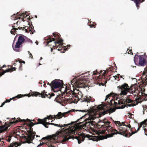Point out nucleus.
I'll return each mask as SVG.
<instances>
[{
  "instance_id": "40",
  "label": "nucleus",
  "mask_w": 147,
  "mask_h": 147,
  "mask_svg": "<svg viewBox=\"0 0 147 147\" xmlns=\"http://www.w3.org/2000/svg\"><path fill=\"white\" fill-rule=\"evenodd\" d=\"M36 123H33L32 122H30V123L28 124L29 127H33L34 125H36Z\"/></svg>"
},
{
  "instance_id": "7",
  "label": "nucleus",
  "mask_w": 147,
  "mask_h": 147,
  "mask_svg": "<svg viewBox=\"0 0 147 147\" xmlns=\"http://www.w3.org/2000/svg\"><path fill=\"white\" fill-rule=\"evenodd\" d=\"M85 81L82 78L78 80L76 79H74L72 80L70 82L71 84L72 85V86L73 87V89H76L78 91V92L75 93L79 96V99L82 97L83 94L81 91L78 90V89H77V88H78L85 87L86 85L85 84Z\"/></svg>"
},
{
  "instance_id": "39",
  "label": "nucleus",
  "mask_w": 147,
  "mask_h": 147,
  "mask_svg": "<svg viewBox=\"0 0 147 147\" xmlns=\"http://www.w3.org/2000/svg\"><path fill=\"white\" fill-rule=\"evenodd\" d=\"M125 100L127 103H130L131 102L135 103V100H133L130 99H126V100Z\"/></svg>"
},
{
  "instance_id": "4",
  "label": "nucleus",
  "mask_w": 147,
  "mask_h": 147,
  "mask_svg": "<svg viewBox=\"0 0 147 147\" xmlns=\"http://www.w3.org/2000/svg\"><path fill=\"white\" fill-rule=\"evenodd\" d=\"M47 93V92L44 90L42 91L41 93H40L37 92H33L31 93V95H30L29 94L24 95H22L21 94H18L15 97H13L12 98H11L9 99H7L5 101L6 102V103L9 102L12 99H14L16 98H19L25 96H28V97H29L31 96H35L36 97L38 96L39 97H41L42 98H45L47 97L49 98H50L52 96H53L55 95L53 93H51V94L49 93L48 94Z\"/></svg>"
},
{
  "instance_id": "14",
  "label": "nucleus",
  "mask_w": 147,
  "mask_h": 147,
  "mask_svg": "<svg viewBox=\"0 0 147 147\" xmlns=\"http://www.w3.org/2000/svg\"><path fill=\"white\" fill-rule=\"evenodd\" d=\"M69 91L71 92L70 95H71V96L70 97H72L71 98L69 97L68 99H66V100H67V104L68 103H71L73 102L75 103L78 102L80 99L78 95H77V94H76L72 90H70Z\"/></svg>"
},
{
  "instance_id": "60",
  "label": "nucleus",
  "mask_w": 147,
  "mask_h": 147,
  "mask_svg": "<svg viewBox=\"0 0 147 147\" xmlns=\"http://www.w3.org/2000/svg\"><path fill=\"white\" fill-rule=\"evenodd\" d=\"M140 127H139L138 128V129H137V130H136V131H137V132L138 131H139V130H140Z\"/></svg>"
},
{
  "instance_id": "27",
  "label": "nucleus",
  "mask_w": 147,
  "mask_h": 147,
  "mask_svg": "<svg viewBox=\"0 0 147 147\" xmlns=\"http://www.w3.org/2000/svg\"><path fill=\"white\" fill-rule=\"evenodd\" d=\"M16 67H13L5 71L3 70V69H2V70H3V72H2V73H0V77L6 72H12L13 71H16Z\"/></svg>"
},
{
  "instance_id": "43",
  "label": "nucleus",
  "mask_w": 147,
  "mask_h": 147,
  "mask_svg": "<svg viewBox=\"0 0 147 147\" xmlns=\"http://www.w3.org/2000/svg\"><path fill=\"white\" fill-rule=\"evenodd\" d=\"M103 120H101L98 122V123H99V124H98V128L102 127L101 126H99V125L100 124H102V122H103Z\"/></svg>"
},
{
  "instance_id": "47",
  "label": "nucleus",
  "mask_w": 147,
  "mask_h": 147,
  "mask_svg": "<svg viewBox=\"0 0 147 147\" xmlns=\"http://www.w3.org/2000/svg\"><path fill=\"white\" fill-rule=\"evenodd\" d=\"M127 125H126L125 127H126L127 128V127H128L129 128H131V126L129 124H128L127 123H126Z\"/></svg>"
},
{
  "instance_id": "33",
  "label": "nucleus",
  "mask_w": 147,
  "mask_h": 147,
  "mask_svg": "<svg viewBox=\"0 0 147 147\" xmlns=\"http://www.w3.org/2000/svg\"><path fill=\"white\" fill-rule=\"evenodd\" d=\"M19 145L18 143L17 142H14L10 144L8 147H17Z\"/></svg>"
},
{
  "instance_id": "15",
  "label": "nucleus",
  "mask_w": 147,
  "mask_h": 147,
  "mask_svg": "<svg viewBox=\"0 0 147 147\" xmlns=\"http://www.w3.org/2000/svg\"><path fill=\"white\" fill-rule=\"evenodd\" d=\"M72 111H69L67 112L62 113L61 112H59L58 114L56 115H54V116H51V119H54L55 120L56 119H60L62 117H66L69 115L70 113Z\"/></svg>"
},
{
  "instance_id": "20",
  "label": "nucleus",
  "mask_w": 147,
  "mask_h": 147,
  "mask_svg": "<svg viewBox=\"0 0 147 147\" xmlns=\"http://www.w3.org/2000/svg\"><path fill=\"white\" fill-rule=\"evenodd\" d=\"M85 137L89 138L90 136L88 135H85L83 133H82L80 134L79 136L76 137L75 138L78 140V144H80L81 143L82 141H83L84 140Z\"/></svg>"
},
{
  "instance_id": "17",
  "label": "nucleus",
  "mask_w": 147,
  "mask_h": 147,
  "mask_svg": "<svg viewBox=\"0 0 147 147\" xmlns=\"http://www.w3.org/2000/svg\"><path fill=\"white\" fill-rule=\"evenodd\" d=\"M27 13V12H25V13H21L18 12L16 15L13 14L12 16L11 19L13 20H16L21 18L20 17H21L22 18H26L28 16L27 15H26V16H25V15Z\"/></svg>"
},
{
  "instance_id": "26",
  "label": "nucleus",
  "mask_w": 147,
  "mask_h": 147,
  "mask_svg": "<svg viewBox=\"0 0 147 147\" xmlns=\"http://www.w3.org/2000/svg\"><path fill=\"white\" fill-rule=\"evenodd\" d=\"M15 26H16L15 25L12 26L13 29L11 30L10 31L11 33L12 34H14V32L16 33L17 32L16 30H18V29H19L20 30H23L25 28V27H18V28H15L14 27Z\"/></svg>"
},
{
  "instance_id": "34",
  "label": "nucleus",
  "mask_w": 147,
  "mask_h": 147,
  "mask_svg": "<svg viewBox=\"0 0 147 147\" xmlns=\"http://www.w3.org/2000/svg\"><path fill=\"white\" fill-rule=\"evenodd\" d=\"M13 135L12 134H10L8 136H7L5 138V140H6L8 142H10L11 139V137Z\"/></svg>"
},
{
  "instance_id": "57",
  "label": "nucleus",
  "mask_w": 147,
  "mask_h": 147,
  "mask_svg": "<svg viewBox=\"0 0 147 147\" xmlns=\"http://www.w3.org/2000/svg\"><path fill=\"white\" fill-rule=\"evenodd\" d=\"M5 67V65H3L2 67H0V70H2V68H3Z\"/></svg>"
},
{
  "instance_id": "11",
  "label": "nucleus",
  "mask_w": 147,
  "mask_h": 147,
  "mask_svg": "<svg viewBox=\"0 0 147 147\" xmlns=\"http://www.w3.org/2000/svg\"><path fill=\"white\" fill-rule=\"evenodd\" d=\"M16 119L12 118L10 122H7L5 123L4 125L0 126V133H2L4 131H7L9 130L10 128L9 127L14 125L16 123L18 122V120H16Z\"/></svg>"
},
{
  "instance_id": "51",
  "label": "nucleus",
  "mask_w": 147,
  "mask_h": 147,
  "mask_svg": "<svg viewBox=\"0 0 147 147\" xmlns=\"http://www.w3.org/2000/svg\"><path fill=\"white\" fill-rule=\"evenodd\" d=\"M51 115H50L49 116H47V117H45V118H47V119H51Z\"/></svg>"
},
{
  "instance_id": "41",
  "label": "nucleus",
  "mask_w": 147,
  "mask_h": 147,
  "mask_svg": "<svg viewBox=\"0 0 147 147\" xmlns=\"http://www.w3.org/2000/svg\"><path fill=\"white\" fill-rule=\"evenodd\" d=\"M88 25L90 26V27L91 28L92 27V28H95V25H94L93 23L92 24L91 22H90V23H88Z\"/></svg>"
},
{
  "instance_id": "58",
  "label": "nucleus",
  "mask_w": 147,
  "mask_h": 147,
  "mask_svg": "<svg viewBox=\"0 0 147 147\" xmlns=\"http://www.w3.org/2000/svg\"><path fill=\"white\" fill-rule=\"evenodd\" d=\"M143 124V123H141L139 127H140L141 128V127L142 126V125Z\"/></svg>"
},
{
  "instance_id": "62",
  "label": "nucleus",
  "mask_w": 147,
  "mask_h": 147,
  "mask_svg": "<svg viewBox=\"0 0 147 147\" xmlns=\"http://www.w3.org/2000/svg\"><path fill=\"white\" fill-rule=\"evenodd\" d=\"M119 75L120 76L121 78H123V79H124V78H123V76H120V75L119 74H118V75H118H118Z\"/></svg>"
},
{
  "instance_id": "54",
  "label": "nucleus",
  "mask_w": 147,
  "mask_h": 147,
  "mask_svg": "<svg viewBox=\"0 0 147 147\" xmlns=\"http://www.w3.org/2000/svg\"><path fill=\"white\" fill-rule=\"evenodd\" d=\"M44 144H45V142H42V143H40V144L38 146H42Z\"/></svg>"
},
{
  "instance_id": "48",
  "label": "nucleus",
  "mask_w": 147,
  "mask_h": 147,
  "mask_svg": "<svg viewBox=\"0 0 147 147\" xmlns=\"http://www.w3.org/2000/svg\"><path fill=\"white\" fill-rule=\"evenodd\" d=\"M46 125L48 126L49 125H54V123H49V122H46Z\"/></svg>"
},
{
  "instance_id": "38",
  "label": "nucleus",
  "mask_w": 147,
  "mask_h": 147,
  "mask_svg": "<svg viewBox=\"0 0 147 147\" xmlns=\"http://www.w3.org/2000/svg\"><path fill=\"white\" fill-rule=\"evenodd\" d=\"M69 90V88L66 86L65 89V92H66L67 95L68 96L69 95V94H70L71 92H70V90L68 92V91ZM71 90H70V91Z\"/></svg>"
},
{
  "instance_id": "5",
  "label": "nucleus",
  "mask_w": 147,
  "mask_h": 147,
  "mask_svg": "<svg viewBox=\"0 0 147 147\" xmlns=\"http://www.w3.org/2000/svg\"><path fill=\"white\" fill-rule=\"evenodd\" d=\"M136 84L131 85L130 87L126 83H124L121 86L117 87L119 89L121 90V93L123 95L126 94L127 92H129L134 95V96H140V92L137 89L136 90Z\"/></svg>"
},
{
  "instance_id": "16",
  "label": "nucleus",
  "mask_w": 147,
  "mask_h": 147,
  "mask_svg": "<svg viewBox=\"0 0 147 147\" xmlns=\"http://www.w3.org/2000/svg\"><path fill=\"white\" fill-rule=\"evenodd\" d=\"M114 122L117 126L118 125L119 127L118 129L119 130V131H117V132L116 133H113L112 134L108 135V136L107 137H112L114 135L117 134H115L116 133H119V132H120L121 131L120 130V129L121 127H124L125 128H127V127H125L126 125L125 122H122L121 123H120V121H114Z\"/></svg>"
},
{
  "instance_id": "61",
  "label": "nucleus",
  "mask_w": 147,
  "mask_h": 147,
  "mask_svg": "<svg viewBox=\"0 0 147 147\" xmlns=\"http://www.w3.org/2000/svg\"><path fill=\"white\" fill-rule=\"evenodd\" d=\"M66 46L65 47V48L64 49V50L66 51L67 50L68 47H67V48H66Z\"/></svg>"
},
{
  "instance_id": "18",
  "label": "nucleus",
  "mask_w": 147,
  "mask_h": 147,
  "mask_svg": "<svg viewBox=\"0 0 147 147\" xmlns=\"http://www.w3.org/2000/svg\"><path fill=\"white\" fill-rule=\"evenodd\" d=\"M93 72V74L94 75L100 74L97 77V79L98 80H100L103 77L104 78L105 75H106L108 73V72L107 73V71L105 70L100 71V73H99L97 70L94 71Z\"/></svg>"
},
{
  "instance_id": "1",
  "label": "nucleus",
  "mask_w": 147,
  "mask_h": 147,
  "mask_svg": "<svg viewBox=\"0 0 147 147\" xmlns=\"http://www.w3.org/2000/svg\"><path fill=\"white\" fill-rule=\"evenodd\" d=\"M82 123H80V124H82L79 125L78 129L74 127L66 129L64 128L62 130L57 132L55 134L44 137L42 139L48 140L53 143H55L59 141L61 142L62 144H64L69 139L73 138V136L72 135L74 134L76 131H77V129L79 130L85 127V129L89 130V127L92 125V122L89 121V119L85 120Z\"/></svg>"
},
{
  "instance_id": "35",
  "label": "nucleus",
  "mask_w": 147,
  "mask_h": 147,
  "mask_svg": "<svg viewBox=\"0 0 147 147\" xmlns=\"http://www.w3.org/2000/svg\"><path fill=\"white\" fill-rule=\"evenodd\" d=\"M70 124H71V123H69L67 124H65L64 125H60V124L58 125L57 124H56L54 123V125L57 126V127H65V126H67L68 125H70Z\"/></svg>"
},
{
  "instance_id": "46",
  "label": "nucleus",
  "mask_w": 147,
  "mask_h": 147,
  "mask_svg": "<svg viewBox=\"0 0 147 147\" xmlns=\"http://www.w3.org/2000/svg\"><path fill=\"white\" fill-rule=\"evenodd\" d=\"M145 127H146V126H144V125H143V129H144V130L145 131V135L147 136V132H146V129L145 128Z\"/></svg>"
},
{
  "instance_id": "32",
  "label": "nucleus",
  "mask_w": 147,
  "mask_h": 147,
  "mask_svg": "<svg viewBox=\"0 0 147 147\" xmlns=\"http://www.w3.org/2000/svg\"><path fill=\"white\" fill-rule=\"evenodd\" d=\"M139 90V91L140 92V91H141V92L140 93L141 94V95L140 94V96H139L140 97H141V96L143 95H145V94L144 93V92L145 91V89L143 87H141L140 88V89Z\"/></svg>"
},
{
  "instance_id": "45",
  "label": "nucleus",
  "mask_w": 147,
  "mask_h": 147,
  "mask_svg": "<svg viewBox=\"0 0 147 147\" xmlns=\"http://www.w3.org/2000/svg\"><path fill=\"white\" fill-rule=\"evenodd\" d=\"M18 61H19V63H25V61H20L19 59H18L16 60V62H17Z\"/></svg>"
},
{
  "instance_id": "13",
  "label": "nucleus",
  "mask_w": 147,
  "mask_h": 147,
  "mask_svg": "<svg viewBox=\"0 0 147 147\" xmlns=\"http://www.w3.org/2000/svg\"><path fill=\"white\" fill-rule=\"evenodd\" d=\"M120 130L121 131L120 132L117 133L116 134H118L126 137H130L132 135L137 133V131H132L131 133H130L127 130V128H125L124 127H121L120 129Z\"/></svg>"
},
{
  "instance_id": "53",
  "label": "nucleus",
  "mask_w": 147,
  "mask_h": 147,
  "mask_svg": "<svg viewBox=\"0 0 147 147\" xmlns=\"http://www.w3.org/2000/svg\"><path fill=\"white\" fill-rule=\"evenodd\" d=\"M28 52L30 53V54H29V55H30V57H31V58H32V59H33V57L32 56V54H31V53L29 51H28Z\"/></svg>"
},
{
  "instance_id": "6",
  "label": "nucleus",
  "mask_w": 147,
  "mask_h": 147,
  "mask_svg": "<svg viewBox=\"0 0 147 147\" xmlns=\"http://www.w3.org/2000/svg\"><path fill=\"white\" fill-rule=\"evenodd\" d=\"M53 35H51V36H48L46 45H48L49 43L52 41L56 40V41L54 42L55 46H53L54 49H57L59 51L61 50L63 48V40L57 34L53 33Z\"/></svg>"
},
{
  "instance_id": "9",
  "label": "nucleus",
  "mask_w": 147,
  "mask_h": 147,
  "mask_svg": "<svg viewBox=\"0 0 147 147\" xmlns=\"http://www.w3.org/2000/svg\"><path fill=\"white\" fill-rule=\"evenodd\" d=\"M117 131H117L115 129H113L111 126L107 127L106 128H104V129H102V130H100L98 133V135L102 134H106L107 135L105 136H98V139L99 140H102L107 139L108 138H110V137H107L108 135L113 133H116Z\"/></svg>"
},
{
  "instance_id": "44",
  "label": "nucleus",
  "mask_w": 147,
  "mask_h": 147,
  "mask_svg": "<svg viewBox=\"0 0 147 147\" xmlns=\"http://www.w3.org/2000/svg\"><path fill=\"white\" fill-rule=\"evenodd\" d=\"M28 133H31V132H34L33 131V128L31 127V128L29 127V131H28Z\"/></svg>"
},
{
  "instance_id": "50",
  "label": "nucleus",
  "mask_w": 147,
  "mask_h": 147,
  "mask_svg": "<svg viewBox=\"0 0 147 147\" xmlns=\"http://www.w3.org/2000/svg\"><path fill=\"white\" fill-rule=\"evenodd\" d=\"M22 64H21V63H20V67H19V69L20 70H22Z\"/></svg>"
},
{
  "instance_id": "64",
  "label": "nucleus",
  "mask_w": 147,
  "mask_h": 147,
  "mask_svg": "<svg viewBox=\"0 0 147 147\" xmlns=\"http://www.w3.org/2000/svg\"><path fill=\"white\" fill-rule=\"evenodd\" d=\"M114 78H115V79H117V78H119V77H117L116 76H115L114 77Z\"/></svg>"
},
{
  "instance_id": "21",
  "label": "nucleus",
  "mask_w": 147,
  "mask_h": 147,
  "mask_svg": "<svg viewBox=\"0 0 147 147\" xmlns=\"http://www.w3.org/2000/svg\"><path fill=\"white\" fill-rule=\"evenodd\" d=\"M140 99V98H137L136 99V100L135 101V103H134L133 104L131 103V104H127L126 105H122L121 106H119L117 107H116V109H123L125 108V107L127 106L128 107H131L132 106H134L136 105H137L138 102V100H139Z\"/></svg>"
},
{
  "instance_id": "29",
  "label": "nucleus",
  "mask_w": 147,
  "mask_h": 147,
  "mask_svg": "<svg viewBox=\"0 0 147 147\" xmlns=\"http://www.w3.org/2000/svg\"><path fill=\"white\" fill-rule=\"evenodd\" d=\"M134 1L136 4V5L137 7H139V5L141 3L144 1V0H133Z\"/></svg>"
},
{
  "instance_id": "12",
  "label": "nucleus",
  "mask_w": 147,
  "mask_h": 147,
  "mask_svg": "<svg viewBox=\"0 0 147 147\" xmlns=\"http://www.w3.org/2000/svg\"><path fill=\"white\" fill-rule=\"evenodd\" d=\"M63 84V82L62 80L56 79L51 82L50 83V86L54 92H57L58 91H56L53 89L62 87Z\"/></svg>"
},
{
  "instance_id": "23",
  "label": "nucleus",
  "mask_w": 147,
  "mask_h": 147,
  "mask_svg": "<svg viewBox=\"0 0 147 147\" xmlns=\"http://www.w3.org/2000/svg\"><path fill=\"white\" fill-rule=\"evenodd\" d=\"M102 123V124H100L99 125V126H101L102 129H104L106 128L107 127L111 126L110 125L111 122L106 119L103 120Z\"/></svg>"
},
{
  "instance_id": "2",
  "label": "nucleus",
  "mask_w": 147,
  "mask_h": 147,
  "mask_svg": "<svg viewBox=\"0 0 147 147\" xmlns=\"http://www.w3.org/2000/svg\"><path fill=\"white\" fill-rule=\"evenodd\" d=\"M108 104L107 106L100 105L98 106H95L90 108L89 110V112L92 113H93L97 114V113H100V115H103L108 113H111L115 112L117 107L120 106L121 105L118 104L114 101L113 98H111L109 102L108 100L107 101Z\"/></svg>"
},
{
  "instance_id": "31",
  "label": "nucleus",
  "mask_w": 147,
  "mask_h": 147,
  "mask_svg": "<svg viewBox=\"0 0 147 147\" xmlns=\"http://www.w3.org/2000/svg\"><path fill=\"white\" fill-rule=\"evenodd\" d=\"M16 120H18V122H21L22 121H24V122H26V121H27L28 122H31V121H34V120H30V119H27L26 120L25 119L22 120V119H21L19 118V119H18Z\"/></svg>"
},
{
  "instance_id": "30",
  "label": "nucleus",
  "mask_w": 147,
  "mask_h": 147,
  "mask_svg": "<svg viewBox=\"0 0 147 147\" xmlns=\"http://www.w3.org/2000/svg\"><path fill=\"white\" fill-rule=\"evenodd\" d=\"M115 94L113 92H112L110 94H109L108 95H107L106 96V98L105 99V102H107V100L108 98L110 99V97H111L114 96Z\"/></svg>"
},
{
  "instance_id": "25",
  "label": "nucleus",
  "mask_w": 147,
  "mask_h": 147,
  "mask_svg": "<svg viewBox=\"0 0 147 147\" xmlns=\"http://www.w3.org/2000/svg\"><path fill=\"white\" fill-rule=\"evenodd\" d=\"M47 118H44L43 119H38V122L36 123L37 124H42L46 128H48V126H47L46 125V122H47Z\"/></svg>"
},
{
  "instance_id": "36",
  "label": "nucleus",
  "mask_w": 147,
  "mask_h": 147,
  "mask_svg": "<svg viewBox=\"0 0 147 147\" xmlns=\"http://www.w3.org/2000/svg\"><path fill=\"white\" fill-rule=\"evenodd\" d=\"M89 127V130L90 129L92 131L95 132V130L94 129V127H95V125L93 123V122L92 121V125H91Z\"/></svg>"
},
{
  "instance_id": "49",
  "label": "nucleus",
  "mask_w": 147,
  "mask_h": 147,
  "mask_svg": "<svg viewBox=\"0 0 147 147\" xmlns=\"http://www.w3.org/2000/svg\"><path fill=\"white\" fill-rule=\"evenodd\" d=\"M5 103H6V102H5V101L4 102H3L2 103L1 105V106H0V107H2L5 105Z\"/></svg>"
},
{
  "instance_id": "52",
  "label": "nucleus",
  "mask_w": 147,
  "mask_h": 147,
  "mask_svg": "<svg viewBox=\"0 0 147 147\" xmlns=\"http://www.w3.org/2000/svg\"><path fill=\"white\" fill-rule=\"evenodd\" d=\"M77 111H82V112H86L87 111H88V110H78Z\"/></svg>"
},
{
  "instance_id": "59",
  "label": "nucleus",
  "mask_w": 147,
  "mask_h": 147,
  "mask_svg": "<svg viewBox=\"0 0 147 147\" xmlns=\"http://www.w3.org/2000/svg\"><path fill=\"white\" fill-rule=\"evenodd\" d=\"M55 46V45H53V47H51V52H52L53 51V49H54V47H53V46Z\"/></svg>"
},
{
  "instance_id": "19",
  "label": "nucleus",
  "mask_w": 147,
  "mask_h": 147,
  "mask_svg": "<svg viewBox=\"0 0 147 147\" xmlns=\"http://www.w3.org/2000/svg\"><path fill=\"white\" fill-rule=\"evenodd\" d=\"M27 136H25V138L26 139L27 143H31V141H32L34 139L36 132L34 131V132H31Z\"/></svg>"
},
{
  "instance_id": "28",
  "label": "nucleus",
  "mask_w": 147,
  "mask_h": 147,
  "mask_svg": "<svg viewBox=\"0 0 147 147\" xmlns=\"http://www.w3.org/2000/svg\"><path fill=\"white\" fill-rule=\"evenodd\" d=\"M84 99L86 102H93L95 100L94 98L90 96L88 97L87 96L86 98Z\"/></svg>"
},
{
  "instance_id": "55",
  "label": "nucleus",
  "mask_w": 147,
  "mask_h": 147,
  "mask_svg": "<svg viewBox=\"0 0 147 147\" xmlns=\"http://www.w3.org/2000/svg\"><path fill=\"white\" fill-rule=\"evenodd\" d=\"M44 144H45V142H42V143H40V144L38 146H42Z\"/></svg>"
},
{
  "instance_id": "37",
  "label": "nucleus",
  "mask_w": 147,
  "mask_h": 147,
  "mask_svg": "<svg viewBox=\"0 0 147 147\" xmlns=\"http://www.w3.org/2000/svg\"><path fill=\"white\" fill-rule=\"evenodd\" d=\"M125 100H126V99H124L122 101L119 100L118 101V104L119 105L124 104L125 103H126Z\"/></svg>"
},
{
  "instance_id": "63",
  "label": "nucleus",
  "mask_w": 147,
  "mask_h": 147,
  "mask_svg": "<svg viewBox=\"0 0 147 147\" xmlns=\"http://www.w3.org/2000/svg\"><path fill=\"white\" fill-rule=\"evenodd\" d=\"M146 53H144V56L146 57V59H147V55H146Z\"/></svg>"
},
{
  "instance_id": "8",
  "label": "nucleus",
  "mask_w": 147,
  "mask_h": 147,
  "mask_svg": "<svg viewBox=\"0 0 147 147\" xmlns=\"http://www.w3.org/2000/svg\"><path fill=\"white\" fill-rule=\"evenodd\" d=\"M26 37L23 35L19 34L18 41L16 42L14 46V41H13L12 44V47L15 51L16 52L20 51L19 48L20 47H22L23 44L25 42H27L30 43L31 44L32 43V42L31 40L28 38L26 39Z\"/></svg>"
},
{
  "instance_id": "22",
  "label": "nucleus",
  "mask_w": 147,
  "mask_h": 147,
  "mask_svg": "<svg viewBox=\"0 0 147 147\" xmlns=\"http://www.w3.org/2000/svg\"><path fill=\"white\" fill-rule=\"evenodd\" d=\"M55 100L57 102L61 104L64 103L66 104H67V100H66V98L59 96V95H57V97L55 98Z\"/></svg>"
},
{
  "instance_id": "56",
  "label": "nucleus",
  "mask_w": 147,
  "mask_h": 147,
  "mask_svg": "<svg viewBox=\"0 0 147 147\" xmlns=\"http://www.w3.org/2000/svg\"><path fill=\"white\" fill-rule=\"evenodd\" d=\"M49 147H54V146L52 144V143H51L50 145L48 146Z\"/></svg>"
},
{
  "instance_id": "3",
  "label": "nucleus",
  "mask_w": 147,
  "mask_h": 147,
  "mask_svg": "<svg viewBox=\"0 0 147 147\" xmlns=\"http://www.w3.org/2000/svg\"><path fill=\"white\" fill-rule=\"evenodd\" d=\"M108 104L107 106L100 105L98 106H95L90 108L89 110V112L92 113H93L97 114V113H100V115H103L108 113H111L115 112L117 107L120 106L121 105L118 104L114 101L113 98H111L109 102L108 100L107 101Z\"/></svg>"
},
{
  "instance_id": "42",
  "label": "nucleus",
  "mask_w": 147,
  "mask_h": 147,
  "mask_svg": "<svg viewBox=\"0 0 147 147\" xmlns=\"http://www.w3.org/2000/svg\"><path fill=\"white\" fill-rule=\"evenodd\" d=\"M127 51L128 52V53L129 54L133 55V53L132 52L131 49H127Z\"/></svg>"
},
{
  "instance_id": "24",
  "label": "nucleus",
  "mask_w": 147,
  "mask_h": 147,
  "mask_svg": "<svg viewBox=\"0 0 147 147\" xmlns=\"http://www.w3.org/2000/svg\"><path fill=\"white\" fill-rule=\"evenodd\" d=\"M142 81L144 83L147 84V67L144 68V70L142 76Z\"/></svg>"
},
{
  "instance_id": "10",
  "label": "nucleus",
  "mask_w": 147,
  "mask_h": 147,
  "mask_svg": "<svg viewBox=\"0 0 147 147\" xmlns=\"http://www.w3.org/2000/svg\"><path fill=\"white\" fill-rule=\"evenodd\" d=\"M134 60L136 65L139 66H144L147 64V59L143 57V55L136 54Z\"/></svg>"
}]
</instances>
